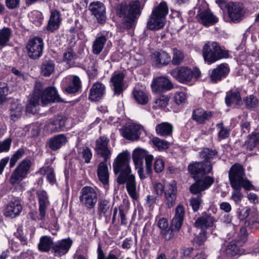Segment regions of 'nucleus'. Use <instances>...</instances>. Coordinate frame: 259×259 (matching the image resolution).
<instances>
[{"label":"nucleus","instance_id":"f257e3e1","mask_svg":"<svg viewBox=\"0 0 259 259\" xmlns=\"http://www.w3.org/2000/svg\"><path fill=\"white\" fill-rule=\"evenodd\" d=\"M129 154L125 151L119 153L113 163L114 173L118 175L117 182L119 184L126 183V188L128 195L133 200L138 198L136 192L135 177L131 173L129 165Z\"/></svg>","mask_w":259,"mask_h":259},{"label":"nucleus","instance_id":"f03ea898","mask_svg":"<svg viewBox=\"0 0 259 259\" xmlns=\"http://www.w3.org/2000/svg\"><path fill=\"white\" fill-rule=\"evenodd\" d=\"M188 169L196 182L190 187L191 193L196 194L208 189L214 183L213 177L207 176L212 170L210 162H194L188 165Z\"/></svg>","mask_w":259,"mask_h":259},{"label":"nucleus","instance_id":"7ed1b4c3","mask_svg":"<svg viewBox=\"0 0 259 259\" xmlns=\"http://www.w3.org/2000/svg\"><path fill=\"white\" fill-rule=\"evenodd\" d=\"M62 101L56 89L49 87L43 90L40 83H38L34 88V92L29 99V103L26 106V111L34 113L36 106L39 103L42 106L48 105L51 102H60Z\"/></svg>","mask_w":259,"mask_h":259},{"label":"nucleus","instance_id":"20e7f679","mask_svg":"<svg viewBox=\"0 0 259 259\" xmlns=\"http://www.w3.org/2000/svg\"><path fill=\"white\" fill-rule=\"evenodd\" d=\"M143 1H131L122 3L117 11L119 16L130 25L140 16L144 6Z\"/></svg>","mask_w":259,"mask_h":259},{"label":"nucleus","instance_id":"39448f33","mask_svg":"<svg viewBox=\"0 0 259 259\" xmlns=\"http://www.w3.org/2000/svg\"><path fill=\"white\" fill-rule=\"evenodd\" d=\"M229 178L233 189L241 190L242 188L248 191L254 189L251 182L246 178L243 166L238 163L235 164L231 167Z\"/></svg>","mask_w":259,"mask_h":259},{"label":"nucleus","instance_id":"423d86ee","mask_svg":"<svg viewBox=\"0 0 259 259\" xmlns=\"http://www.w3.org/2000/svg\"><path fill=\"white\" fill-rule=\"evenodd\" d=\"M168 12V7L164 2L160 3L153 10L147 23V27L151 30L162 28L165 23V17Z\"/></svg>","mask_w":259,"mask_h":259},{"label":"nucleus","instance_id":"0eeeda50","mask_svg":"<svg viewBox=\"0 0 259 259\" xmlns=\"http://www.w3.org/2000/svg\"><path fill=\"white\" fill-rule=\"evenodd\" d=\"M202 54L204 61L208 64H211L228 56V52L222 49L215 41H208L206 43L203 47Z\"/></svg>","mask_w":259,"mask_h":259},{"label":"nucleus","instance_id":"6e6552de","mask_svg":"<svg viewBox=\"0 0 259 259\" xmlns=\"http://www.w3.org/2000/svg\"><path fill=\"white\" fill-rule=\"evenodd\" d=\"M79 194V202L82 207L89 210L95 207L98 198V191L97 188L84 186L81 188Z\"/></svg>","mask_w":259,"mask_h":259},{"label":"nucleus","instance_id":"1a4fd4ad","mask_svg":"<svg viewBox=\"0 0 259 259\" xmlns=\"http://www.w3.org/2000/svg\"><path fill=\"white\" fill-rule=\"evenodd\" d=\"M32 162L30 159L25 158L22 160L12 172L9 182L12 185L18 184L26 179L30 172Z\"/></svg>","mask_w":259,"mask_h":259},{"label":"nucleus","instance_id":"9d476101","mask_svg":"<svg viewBox=\"0 0 259 259\" xmlns=\"http://www.w3.org/2000/svg\"><path fill=\"white\" fill-rule=\"evenodd\" d=\"M171 75L178 81L187 83L190 82L193 77L198 78L200 76V71L195 68L193 70L187 66H180L172 69L170 72Z\"/></svg>","mask_w":259,"mask_h":259},{"label":"nucleus","instance_id":"9b49d317","mask_svg":"<svg viewBox=\"0 0 259 259\" xmlns=\"http://www.w3.org/2000/svg\"><path fill=\"white\" fill-rule=\"evenodd\" d=\"M43 49V40L39 37L30 39L26 46L28 55L33 59H37L42 55Z\"/></svg>","mask_w":259,"mask_h":259},{"label":"nucleus","instance_id":"f8f14e48","mask_svg":"<svg viewBox=\"0 0 259 259\" xmlns=\"http://www.w3.org/2000/svg\"><path fill=\"white\" fill-rule=\"evenodd\" d=\"M226 8L230 20L233 22H238L244 14L243 6L241 4L231 2L227 4Z\"/></svg>","mask_w":259,"mask_h":259},{"label":"nucleus","instance_id":"ddd939ff","mask_svg":"<svg viewBox=\"0 0 259 259\" xmlns=\"http://www.w3.org/2000/svg\"><path fill=\"white\" fill-rule=\"evenodd\" d=\"M36 196L38 198L39 204V215L38 219L39 220H45L46 211L50 205L49 196L45 190H39L36 191Z\"/></svg>","mask_w":259,"mask_h":259},{"label":"nucleus","instance_id":"4468645a","mask_svg":"<svg viewBox=\"0 0 259 259\" xmlns=\"http://www.w3.org/2000/svg\"><path fill=\"white\" fill-rule=\"evenodd\" d=\"M174 87L171 82L166 77H159L154 79L151 83L153 92L160 93L166 92Z\"/></svg>","mask_w":259,"mask_h":259},{"label":"nucleus","instance_id":"2eb2a0df","mask_svg":"<svg viewBox=\"0 0 259 259\" xmlns=\"http://www.w3.org/2000/svg\"><path fill=\"white\" fill-rule=\"evenodd\" d=\"M63 82L66 85L65 92L69 94L75 93L81 88V80L77 75H68L64 78Z\"/></svg>","mask_w":259,"mask_h":259},{"label":"nucleus","instance_id":"dca6fc26","mask_svg":"<svg viewBox=\"0 0 259 259\" xmlns=\"http://www.w3.org/2000/svg\"><path fill=\"white\" fill-rule=\"evenodd\" d=\"M109 140L105 136L99 137L96 141L95 150L97 153L107 161L111 157V151L108 147Z\"/></svg>","mask_w":259,"mask_h":259},{"label":"nucleus","instance_id":"f3484780","mask_svg":"<svg viewBox=\"0 0 259 259\" xmlns=\"http://www.w3.org/2000/svg\"><path fill=\"white\" fill-rule=\"evenodd\" d=\"M216 221L215 217L211 214L205 212L197 219L194 226L196 228L201 229L202 231H205L207 228L213 227Z\"/></svg>","mask_w":259,"mask_h":259},{"label":"nucleus","instance_id":"a211bd4d","mask_svg":"<svg viewBox=\"0 0 259 259\" xmlns=\"http://www.w3.org/2000/svg\"><path fill=\"white\" fill-rule=\"evenodd\" d=\"M143 130L141 125L133 123L124 126L122 129V134L126 139L134 141L139 138Z\"/></svg>","mask_w":259,"mask_h":259},{"label":"nucleus","instance_id":"6ab92c4d","mask_svg":"<svg viewBox=\"0 0 259 259\" xmlns=\"http://www.w3.org/2000/svg\"><path fill=\"white\" fill-rule=\"evenodd\" d=\"M65 118L58 115L51 118L45 126L46 130L51 133L60 132L65 126Z\"/></svg>","mask_w":259,"mask_h":259},{"label":"nucleus","instance_id":"aec40b11","mask_svg":"<svg viewBox=\"0 0 259 259\" xmlns=\"http://www.w3.org/2000/svg\"><path fill=\"white\" fill-rule=\"evenodd\" d=\"M230 71L228 65L226 63H222L213 69L209 74L211 80L213 83L221 80L225 78Z\"/></svg>","mask_w":259,"mask_h":259},{"label":"nucleus","instance_id":"412c9836","mask_svg":"<svg viewBox=\"0 0 259 259\" xmlns=\"http://www.w3.org/2000/svg\"><path fill=\"white\" fill-rule=\"evenodd\" d=\"M72 241L70 238L64 239L58 241L53 246V252L56 256H61L65 254L70 249Z\"/></svg>","mask_w":259,"mask_h":259},{"label":"nucleus","instance_id":"4be33fe9","mask_svg":"<svg viewBox=\"0 0 259 259\" xmlns=\"http://www.w3.org/2000/svg\"><path fill=\"white\" fill-rule=\"evenodd\" d=\"M177 187L175 181H172L167 186L165 191V204L168 208L172 207L175 204L177 198Z\"/></svg>","mask_w":259,"mask_h":259},{"label":"nucleus","instance_id":"5701e85b","mask_svg":"<svg viewBox=\"0 0 259 259\" xmlns=\"http://www.w3.org/2000/svg\"><path fill=\"white\" fill-rule=\"evenodd\" d=\"M89 8L92 15L95 16L98 22L102 23L105 21V8L103 3L99 2H93L90 4Z\"/></svg>","mask_w":259,"mask_h":259},{"label":"nucleus","instance_id":"b1692460","mask_svg":"<svg viewBox=\"0 0 259 259\" xmlns=\"http://www.w3.org/2000/svg\"><path fill=\"white\" fill-rule=\"evenodd\" d=\"M22 210V206L18 200L11 201L8 204L4 212L6 217L14 218L20 214Z\"/></svg>","mask_w":259,"mask_h":259},{"label":"nucleus","instance_id":"393cba45","mask_svg":"<svg viewBox=\"0 0 259 259\" xmlns=\"http://www.w3.org/2000/svg\"><path fill=\"white\" fill-rule=\"evenodd\" d=\"M213 115V112L206 111L202 108H197L193 110L192 118L198 124H204L209 120Z\"/></svg>","mask_w":259,"mask_h":259},{"label":"nucleus","instance_id":"a878e982","mask_svg":"<svg viewBox=\"0 0 259 259\" xmlns=\"http://www.w3.org/2000/svg\"><path fill=\"white\" fill-rule=\"evenodd\" d=\"M124 77V74L122 72H115L113 73L110 81L113 87L114 94L119 95L123 92Z\"/></svg>","mask_w":259,"mask_h":259},{"label":"nucleus","instance_id":"bb28decb","mask_svg":"<svg viewBox=\"0 0 259 259\" xmlns=\"http://www.w3.org/2000/svg\"><path fill=\"white\" fill-rule=\"evenodd\" d=\"M197 18L200 23L205 26L214 25L218 21V18L209 10L200 12L197 15Z\"/></svg>","mask_w":259,"mask_h":259},{"label":"nucleus","instance_id":"cd10ccee","mask_svg":"<svg viewBox=\"0 0 259 259\" xmlns=\"http://www.w3.org/2000/svg\"><path fill=\"white\" fill-rule=\"evenodd\" d=\"M61 22L60 12L57 10L51 11L50 19L47 26V29L50 32H53L59 28Z\"/></svg>","mask_w":259,"mask_h":259},{"label":"nucleus","instance_id":"c85d7f7f","mask_svg":"<svg viewBox=\"0 0 259 259\" xmlns=\"http://www.w3.org/2000/svg\"><path fill=\"white\" fill-rule=\"evenodd\" d=\"M151 60L156 65H166L171 61L170 56L166 52L156 51L151 55Z\"/></svg>","mask_w":259,"mask_h":259},{"label":"nucleus","instance_id":"c756f323","mask_svg":"<svg viewBox=\"0 0 259 259\" xmlns=\"http://www.w3.org/2000/svg\"><path fill=\"white\" fill-rule=\"evenodd\" d=\"M185 214V210L183 205H178L175 209V214L171 223L172 227H175L177 231H179L181 228Z\"/></svg>","mask_w":259,"mask_h":259},{"label":"nucleus","instance_id":"7c9ffc66","mask_svg":"<svg viewBox=\"0 0 259 259\" xmlns=\"http://www.w3.org/2000/svg\"><path fill=\"white\" fill-rule=\"evenodd\" d=\"M105 91V86L103 83L97 82L90 89L89 99L93 101H97L102 98Z\"/></svg>","mask_w":259,"mask_h":259},{"label":"nucleus","instance_id":"2f4dec72","mask_svg":"<svg viewBox=\"0 0 259 259\" xmlns=\"http://www.w3.org/2000/svg\"><path fill=\"white\" fill-rule=\"evenodd\" d=\"M97 212L100 218H109L112 212V207L109 200L102 199L98 203Z\"/></svg>","mask_w":259,"mask_h":259},{"label":"nucleus","instance_id":"473e14b6","mask_svg":"<svg viewBox=\"0 0 259 259\" xmlns=\"http://www.w3.org/2000/svg\"><path fill=\"white\" fill-rule=\"evenodd\" d=\"M67 142V139L65 135L61 134L50 138L48 142V145L52 150L56 151L65 145Z\"/></svg>","mask_w":259,"mask_h":259},{"label":"nucleus","instance_id":"72a5a7b5","mask_svg":"<svg viewBox=\"0 0 259 259\" xmlns=\"http://www.w3.org/2000/svg\"><path fill=\"white\" fill-rule=\"evenodd\" d=\"M106 161L101 162L98 166L97 175L99 181L104 185L109 182V173Z\"/></svg>","mask_w":259,"mask_h":259},{"label":"nucleus","instance_id":"f704fd0d","mask_svg":"<svg viewBox=\"0 0 259 259\" xmlns=\"http://www.w3.org/2000/svg\"><path fill=\"white\" fill-rule=\"evenodd\" d=\"M225 101L228 106H231L232 104L241 105L242 101L240 92L237 90H230L227 93Z\"/></svg>","mask_w":259,"mask_h":259},{"label":"nucleus","instance_id":"c9c22d12","mask_svg":"<svg viewBox=\"0 0 259 259\" xmlns=\"http://www.w3.org/2000/svg\"><path fill=\"white\" fill-rule=\"evenodd\" d=\"M155 131L157 134L160 136H169L172 135L173 125L169 122H163L156 126Z\"/></svg>","mask_w":259,"mask_h":259},{"label":"nucleus","instance_id":"e433bc0d","mask_svg":"<svg viewBox=\"0 0 259 259\" xmlns=\"http://www.w3.org/2000/svg\"><path fill=\"white\" fill-rule=\"evenodd\" d=\"M53 240L51 237L42 236L40 237L38 243V249L40 251L48 252L51 248L53 249Z\"/></svg>","mask_w":259,"mask_h":259},{"label":"nucleus","instance_id":"4c0bfd02","mask_svg":"<svg viewBox=\"0 0 259 259\" xmlns=\"http://www.w3.org/2000/svg\"><path fill=\"white\" fill-rule=\"evenodd\" d=\"M107 40L106 37L104 35L97 37L93 42V53L95 55H99L103 51Z\"/></svg>","mask_w":259,"mask_h":259},{"label":"nucleus","instance_id":"58836bf2","mask_svg":"<svg viewBox=\"0 0 259 259\" xmlns=\"http://www.w3.org/2000/svg\"><path fill=\"white\" fill-rule=\"evenodd\" d=\"M259 144V133H253L249 136L247 140L243 145L247 150L251 151Z\"/></svg>","mask_w":259,"mask_h":259},{"label":"nucleus","instance_id":"ea45409f","mask_svg":"<svg viewBox=\"0 0 259 259\" xmlns=\"http://www.w3.org/2000/svg\"><path fill=\"white\" fill-rule=\"evenodd\" d=\"M146 150L142 148H136L133 153V159L136 166H141L143 163V159L147 155Z\"/></svg>","mask_w":259,"mask_h":259},{"label":"nucleus","instance_id":"a19ab883","mask_svg":"<svg viewBox=\"0 0 259 259\" xmlns=\"http://www.w3.org/2000/svg\"><path fill=\"white\" fill-rule=\"evenodd\" d=\"M22 110L23 106L18 102L12 103L10 110L11 119L13 120H16L19 118L22 115Z\"/></svg>","mask_w":259,"mask_h":259},{"label":"nucleus","instance_id":"79ce46f5","mask_svg":"<svg viewBox=\"0 0 259 259\" xmlns=\"http://www.w3.org/2000/svg\"><path fill=\"white\" fill-rule=\"evenodd\" d=\"M150 143L158 150L166 149L169 146V143L168 142L156 137L152 138L150 141Z\"/></svg>","mask_w":259,"mask_h":259},{"label":"nucleus","instance_id":"37998d69","mask_svg":"<svg viewBox=\"0 0 259 259\" xmlns=\"http://www.w3.org/2000/svg\"><path fill=\"white\" fill-rule=\"evenodd\" d=\"M76 58V54L71 49H68L63 54V61L67 64L69 67L72 66Z\"/></svg>","mask_w":259,"mask_h":259},{"label":"nucleus","instance_id":"c03bdc74","mask_svg":"<svg viewBox=\"0 0 259 259\" xmlns=\"http://www.w3.org/2000/svg\"><path fill=\"white\" fill-rule=\"evenodd\" d=\"M12 31L10 28L4 27L0 29V46H6L9 41Z\"/></svg>","mask_w":259,"mask_h":259},{"label":"nucleus","instance_id":"a18cd8bd","mask_svg":"<svg viewBox=\"0 0 259 259\" xmlns=\"http://www.w3.org/2000/svg\"><path fill=\"white\" fill-rule=\"evenodd\" d=\"M133 96L136 101L141 104H146L148 101L147 94L141 90L135 89L133 92Z\"/></svg>","mask_w":259,"mask_h":259},{"label":"nucleus","instance_id":"49530a36","mask_svg":"<svg viewBox=\"0 0 259 259\" xmlns=\"http://www.w3.org/2000/svg\"><path fill=\"white\" fill-rule=\"evenodd\" d=\"M55 64L52 61L45 62L41 67V74L45 76H50L54 70Z\"/></svg>","mask_w":259,"mask_h":259},{"label":"nucleus","instance_id":"de8ad7c7","mask_svg":"<svg viewBox=\"0 0 259 259\" xmlns=\"http://www.w3.org/2000/svg\"><path fill=\"white\" fill-rule=\"evenodd\" d=\"M30 20L36 26H39L42 24L44 16L41 12L38 11H33L29 15Z\"/></svg>","mask_w":259,"mask_h":259},{"label":"nucleus","instance_id":"09e8293b","mask_svg":"<svg viewBox=\"0 0 259 259\" xmlns=\"http://www.w3.org/2000/svg\"><path fill=\"white\" fill-rule=\"evenodd\" d=\"M216 126L218 130V139L221 140L228 138L230 135V130L224 126L223 122L217 124Z\"/></svg>","mask_w":259,"mask_h":259},{"label":"nucleus","instance_id":"8fccbe9b","mask_svg":"<svg viewBox=\"0 0 259 259\" xmlns=\"http://www.w3.org/2000/svg\"><path fill=\"white\" fill-rule=\"evenodd\" d=\"M25 154V150L23 148H19L14 153L10 160L9 167L13 168L16 164L19 159L21 158Z\"/></svg>","mask_w":259,"mask_h":259},{"label":"nucleus","instance_id":"3c124183","mask_svg":"<svg viewBox=\"0 0 259 259\" xmlns=\"http://www.w3.org/2000/svg\"><path fill=\"white\" fill-rule=\"evenodd\" d=\"M201 157L205 158L206 160L203 162L209 161V160L212 159L217 156V152L215 150H211L209 148H204L200 152Z\"/></svg>","mask_w":259,"mask_h":259},{"label":"nucleus","instance_id":"603ef678","mask_svg":"<svg viewBox=\"0 0 259 259\" xmlns=\"http://www.w3.org/2000/svg\"><path fill=\"white\" fill-rule=\"evenodd\" d=\"M184 58L183 54L179 50L174 49V55L171 62L172 64L177 65L180 64Z\"/></svg>","mask_w":259,"mask_h":259},{"label":"nucleus","instance_id":"864d4df0","mask_svg":"<svg viewBox=\"0 0 259 259\" xmlns=\"http://www.w3.org/2000/svg\"><path fill=\"white\" fill-rule=\"evenodd\" d=\"M226 252L228 255L234 256L239 253V249L235 244L231 242L227 245Z\"/></svg>","mask_w":259,"mask_h":259},{"label":"nucleus","instance_id":"5fc2aeb1","mask_svg":"<svg viewBox=\"0 0 259 259\" xmlns=\"http://www.w3.org/2000/svg\"><path fill=\"white\" fill-rule=\"evenodd\" d=\"M244 102L247 108H251L255 107L257 105L258 100L253 95H250L245 98Z\"/></svg>","mask_w":259,"mask_h":259},{"label":"nucleus","instance_id":"6e6d98bb","mask_svg":"<svg viewBox=\"0 0 259 259\" xmlns=\"http://www.w3.org/2000/svg\"><path fill=\"white\" fill-rule=\"evenodd\" d=\"M169 101V98L165 96H160L154 101L155 107L158 108H163L166 107Z\"/></svg>","mask_w":259,"mask_h":259},{"label":"nucleus","instance_id":"4d7b16f0","mask_svg":"<svg viewBox=\"0 0 259 259\" xmlns=\"http://www.w3.org/2000/svg\"><path fill=\"white\" fill-rule=\"evenodd\" d=\"M206 240V231H202L194 239L196 246L201 247Z\"/></svg>","mask_w":259,"mask_h":259},{"label":"nucleus","instance_id":"13d9d810","mask_svg":"<svg viewBox=\"0 0 259 259\" xmlns=\"http://www.w3.org/2000/svg\"><path fill=\"white\" fill-rule=\"evenodd\" d=\"M201 196V194L199 195L196 197L192 198L190 200V204L194 211H197L199 208L202 202Z\"/></svg>","mask_w":259,"mask_h":259},{"label":"nucleus","instance_id":"bf43d9fd","mask_svg":"<svg viewBox=\"0 0 259 259\" xmlns=\"http://www.w3.org/2000/svg\"><path fill=\"white\" fill-rule=\"evenodd\" d=\"M45 175L50 183L53 184L56 181L55 174L52 168L50 167L45 168Z\"/></svg>","mask_w":259,"mask_h":259},{"label":"nucleus","instance_id":"052dcab7","mask_svg":"<svg viewBox=\"0 0 259 259\" xmlns=\"http://www.w3.org/2000/svg\"><path fill=\"white\" fill-rule=\"evenodd\" d=\"M9 93V89L5 83L0 84V104L3 103L6 99Z\"/></svg>","mask_w":259,"mask_h":259},{"label":"nucleus","instance_id":"680f3d73","mask_svg":"<svg viewBox=\"0 0 259 259\" xmlns=\"http://www.w3.org/2000/svg\"><path fill=\"white\" fill-rule=\"evenodd\" d=\"M12 140L10 138L0 142V153L8 152L10 148Z\"/></svg>","mask_w":259,"mask_h":259},{"label":"nucleus","instance_id":"e2e57ef3","mask_svg":"<svg viewBox=\"0 0 259 259\" xmlns=\"http://www.w3.org/2000/svg\"><path fill=\"white\" fill-rule=\"evenodd\" d=\"M174 99L178 105L185 103L186 100V94L183 92H178L175 94Z\"/></svg>","mask_w":259,"mask_h":259},{"label":"nucleus","instance_id":"0e129e2a","mask_svg":"<svg viewBox=\"0 0 259 259\" xmlns=\"http://www.w3.org/2000/svg\"><path fill=\"white\" fill-rule=\"evenodd\" d=\"M81 155L84 158L85 162L87 163L90 162L91 159L92 157V153L91 150L89 148L86 147L84 148L81 152Z\"/></svg>","mask_w":259,"mask_h":259},{"label":"nucleus","instance_id":"69168bd1","mask_svg":"<svg viewBox=\"0 0 259 259\" xmlns=\"http://www.w3.org/2000/svg\"><path fill=\"white\" fill-rule=\"evenodd\" d=\"M146 163V174L150 175L152 172V163L153 156L151 155H147L145 158Z\"/></svg>","mask_w":259,"mask_h":259},{"label":"nucleus","instance_id":"338daca9","mask_svg":"<svg viewBox=\"0 0 259 259\" xmlns=\"http://www.w3.org/2000/svg\"><path fill=\"white\" fill-rule=\"evenodd\" d=\"M20 0H5L6 6L9 9L13 10L20 6Z\"/></svg>","mask_w":259,"mask_h":259},{"label":"nucleus","instance_id":"774afa93","mask_svg":"<svg viewBox=\"0 0 259 259\" xmlns=\"http://www.w3.org/2000/svg\"><path fill=\"white\" fill-rule=\"evenodd\" d=\"M164 167V161L160 159H157L155 160L154 164V168L155 171L158 173L161 172Z\"/></svg>","mask_w":259,"mask_h":259}]
</instances>
